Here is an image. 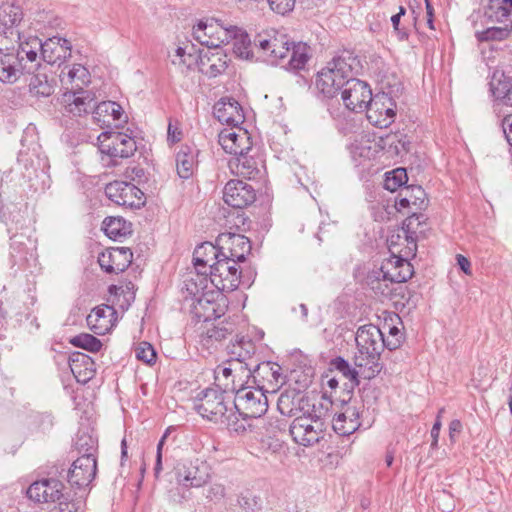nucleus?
Returning a JSON list of instances; mask_svg holds the SVG:
<instances>
[{"mask_svg": "<svg viewBox=\"0 0 512 512\" xmlns=\"http://www.w3.org/2000/svg\"><path fill=\"white\" fill-rule=\"evenodd\" d=\"M249 378H246V377H241V376H233L230 380V383H233L234 385V389H227V393L228 392H232V393H235V395L237 394V390H240V389H250L252 388V386H248V382H249Z\"/></svg>", "mask_w": 512, "mask_h": 512, "instance_id": "obj_63", "label": "nucleus"}, {"mask_svg": "<svg viewBox=\"0 0 512 512\" xmlns=\"http://www.w3.org/2000/svg\"><path fill=\"white\" fill-rule=\"evenodd\" d=\"M233 24L226 20L217 18H206L199 20L193 26L194 38L209 48H219L227 44V36L230 35V27Z\"/></svg>", "mask_w": 512, "mask_h": 512, "instance_id": "obj_7", "label": "nucleus"}, {"mask_svg": "<svg viewBox=\"0 0 512 512\" xmlns=\"http://www.w3.org/2000/svg\"><path fill=\"white\" fill-rule=\"evenodd\" d=\"M70 342L75 347H79L93 353L100 351V349L102 348L101 341L95 336L88 333L76 335L71 339Z\"/></svg>", "mask_w": 512, "mask_h": 512, "instance_id": "obj_54", "label": "nucleus"}, {"mask_svg": "<svg viewBox=\"0 0 512 512\" xmlns=\"http://www.w3.org/2000/svg\"><path fill=\"white\" fill-rule=\"evenodd\" d=\"M256 199L254 188L242 180H230L223 190L224 202L237 209L251 205Z\"/></svg>", "mask_w": 512, "mask_h": 512, "instance_id": "obj_17", "label": "nucleus"}, {"mask_svg": "<svg viewBox=\"0 0 512 512\" xmlns=\"http://www.w3.org/2000/svg\"><path fill=\"white\" fill-rule=\"evenodd\" d=\"M370 86L354 76L341 91L345 107L354 112H363L372 100Z\"/></svg>", "mask_w": 512, "mask_h": 512, "instance_id": "obj_12", "label": "nucleus"}, {"mask_svg": "<svg viewBox=\"0 0 512 512\" xmlns=\"http://www.w3.org/2000/svg\"><path fill=\"white\" fill-rule=\"evenodd\" d=\"M199 55L196 56L192 53H187L185 57H182L180 60L172 59V63L174 65H178L182 72H184V68L190 69L194 64L198 65Z\"/></svg>", "mask_w": 512, "mask_h": 512, "instance_id": "obj_60", "label": "nucleus"}, {"mask_svg": "<svg viewBox=\"0 0 512 512\" xmlns=\"http://www.w3.org/2000/svg\"><path fill=\"white\" fill-rule=\"evenodd\" d=\"M97 440L86 432H78L75 440V449L80 456L95 457Z\"/></svg>", "mask_w": 512, "mask_h": 512, "instance_id": "obj_52", "label": "nucleus"}, {"mask_svg": "<svg viewBox=\"0 0 512 512\" xmlns=\"http://www.w3.org/2000/svg\"><path fill=\"white\" fill-rule=\"evenodd\" d=\"M63 489L64 485L60 480L48 478L33 482L26 494L29 499L37 503H55L66 499Z\"/></svg>", "mask_w": 512, "mask_h": 512, "instance_id": "obj_14", "label": "nucleus"}, {"mask_svg": "<svg viewBox=\"0 0 512 512\" xmlns=\"http://www.w3.org/2000/svg\"><path fill=\"white\" fill-rule=\"evenodd\" d=\"M248 154L249 153H243L238 157L232 158L229 161V167L233 173L244 178L252 179L256 178L260 173V162L258 159Z\"/></svg>", "mask_w": 512, "mask_h": 512, "instance_id": "obj_32", "label": "nucleus"}, {"mask_svg": "<svg viewBox=\"0 0 512 512\" xmlns=\"http://www.w3.org/2000/svg\"><path fill=\"white\" fill-rule=\"evenodd\" d=\"M208 473L200 471L198 467L191 466L179 482L186 487H201L208 480Z\"/></svg>", "mask_w": 512, "mask_h": 512, "instance_id": "obj_53", "label": "nucleus"}, {"mask_svg": "<svg viewBox=\"0 0 512 512\" xmlns=\"http://www.w3.org/2000/svg\"><path fill=\"white\" fill-rule=\"evenodd\" d=\"M168 435V430L164 433V435L161 437L157 444V452H156V461L154 466V475L156 478L159 477L163 467H162V449L165 443V440Z\"/></svg>", "mask_w": 512, "mask_h": 512, "instance_id": "obj_59", "label": "nucleus"}, {"mask_svg": "<svg viewBox=\"0 0 512 512\" xmlns=\"http://www.w3.org/2000/svg\"><path fill=\"white\" fill-rule=\"evenodd\" d=\"M512 32V21L505 22L502 26H492L485 30L477 31L475 37L479 42L503 41L506 40Z\"/></svg>", "mask_w": 512, "mask_h": 512, "instance_id": "obj_44", "label": "nucleus"}, {"mask_svg": "<svg viewBox=\"0 0 512 512\" xmlns=\"http://www.w3.org/2000/svg\"><path fill=\"white\" fill-rule=\"evenodd\" d=\"M270 9L279 14L286 15L293 11L296 0H266Z\"/></svg>", "mask_w": 512, "mask_h": 512, "instance_id": "obj_58", "label": "nucleus"}, {"mask_svg": "<svg viewBox=\"0 0 512 512\" xmlns=\"http://www.w3.org/2000/svg\"><path fill=\"white\" fill-rule=\"evenodd\" d=\"M233 376V366H230V363L226 362L225 365H218L214 370L216 387L223 390V392H227V389H234V384L230 383Z\"/></svg>", "mask_w": 512, "mask_h": 512, "instance_id": "obj_50", "label": "nucleus"}, {"mask_svg": "<svg viewBox=\"0 0 512 512\" xmlns=\"http://www.w3.org/2000/svg\"><path fill=\"white\" fill-rule=\"evenodd\" d=\"M355 341L357 352L354 365L360 369L362 378L370 380L383 368L380 363V356L385 348L383 333L373 324L363 325L358 328Z\"/></svg>", "mask_w": 512, "mask_h": 512, "instance_id": "obj_1", "label": "nucleus"}, {"mask_svg": "<svg viewBox=\"0 0 512 512\" xmlns=\"http://www.w3.org/2000/svg\"><path fill=\"white\" fill-rule=\"evenodd\" d=\"M29 90L36 96L48 97L53 91V85L45 73L38 72L33 74L29 79Z\"/></svg>", "mask_w": 512, "mask_h": 512, "instance_id": "obj_48", "label": "nucleus"}, {"mask_svg": "<svg viewBox=\"0 0 512 512\" xmlns=\"http://www.w3.org/2000/svg\"><path fill=\"white\" fill-rule=\"evenodd\" d=\"M366 282L378 296L389 297L392 294V283H390L386 274L380 269L370 272L367 275Z\"/></svg>", "mask_w": 512, "mask_h": 512, "instance_id": "obj_43", "label": "nucleus"}, {"mask_svg": "<svg viewBox=\"0 0 512 512\" xmlns=\"http://www.w3.org/2000/svg\"><path fill=\"white\" fill-rule=\"evenodd\" d=\"M214 115L221 122L228 125H238L243 121L241 107L239 103L233 99L217 102L214 106Z\"/></svg>", "mask_w": 512, "mask_h": 512, "instance_id": "obj_30", "label": "nucleus"}, {"mask_svg": "<svg viewBox=\"0 0 512 512\" xmlns=\"http://www.w3.org/2000/svg\"><path fill=\"white\" fill-rule=\"evenodd\" d=\"M421 216L422 215L413 214L404 221L403 229L406 232V239L409 243L415 244L416 238L413 236V233H410V230L413 228L415 222L420 224Z\"/></svg>", "mask_w": 512, "mask_h": 512, "instance_id": "obj_61", "label": "nucleus"}, {"mask_svg": "<svg viewBox=\"0 0 512 512\" xmlns=\"http://www.w3.org/2000/svg\"><path fill=\"white\" fill-rule=\"evenodd\" d=\"M218 143L226 153L238 157L252 150V140L247 130L243 128H225L218 135Z\"/></svg>", "mask_w": 512, "mask_h": 512, "instance_id": "obj_15", "label": "nucleus"}, {"mask_svg": "<svg viewBox=\"0 0 512 512\" xmlns=\"http://www.w3.org/2000/svg\"><path fill=\"white\" fill-rule=\"evenodd\" d=\"M132 256L133 254L129 248L113 247L99 254L98 263L106 273L118 274L129 267Z\"/></svg>", "mask_w": 512, "mask_h": 512, "instance_id": "obj_18", "label": "nucleus"}, {"mask_svg": "<svg viewBox=\"0 0 512 512\" xmlns=\"http://www.w3.org/2000/svg\"><path fill=\"white\" fill-rule=\"evenodd\" d=\"M99 151L106 166L114 167L122 159L134 155L137 150L136 141L131 136L121 132H102L98 138Z\"/></svg>", "mask_w": 512, "mask_h": 512, "instance_id": "obj_3", "label": "nucleus"}, {"mask_svg": "<svg viewBox=\"0 0 512 512\" xmlns=\"http://www.w3.org/2000/svg\"><path fill=\"white\" fill-rule=\"evenodd\" d=\"M31 67L23 64V56L8 52L0 55V82L15 83L24 71H30Z\"/></svg>", "mask_w": 512, "mask_h": 512, "instance_id": "obj_22", "label": "nucleus"}, {"mask_svg": "<svg viewBox=\"0 0 512 512\" xmlns=\"http://www.w3.org/2000/svg\"><path fill=\"white\" fill-rule=\"evenodd\" d=\"M242 271H239L238 263L221 257L219 260L210 264L207 271L209 280L213 287L220 292H231L236 290L241 283L249 286V279L244 280Z\"/></svg>", "mask_w": 512, "mask_h": 512, "instance_id": "obj_4", "label": "nucleus"}, {"mask_svg": "<svg viewBox=\"0 0 512 512\" xmlns=\"http://www.w3.org/2000/svg\"><path fill=\"white\" fill-rule=\"evenodd\" d=\"M234 408H230L229 412L224 417L223 421L220 422L221 425H224L229 431L235 432L237 434H244L248 429L251 428L250 424H246V420L244 417L239 419V414L233 410Z\"/></svg>", "mask_w": 512, "mask_h": 512, "instance_id": "obj_51", "label": "nucleus"}, {"mask_svg": "<svg viewBox=\"0 0 512 512\" xmlns=\"http://www.w3.org/2000/svg\"><path fill=\"white\" fill-rule=\"evenodd\" d=\"M23 17V12L20 6H17L13 3H2L0 5V24L7 27H14L21 22Z\"/></svg>", "mask_w": 512, "mask_h": 512, "instance_id": "obj_47", "label": "nucleus"}, {"mask_svg": "<svg viewBox=\"0 0 512 512\" xmlns=\"http://www.w3.org/2000/svg\"><path fill=\"white\" fill-rule=\"evenodd\" d=\"M367 119L379 128H387L396 117V103L387 92L377 93L366 108Z\"/></svg>", "mask_w": 512, "mask_h": 512, "instance_id": "obj_10", "label": "nucleus"}, {"mask_svg": "<svg viewBox=\"0 0 512 512\" xmlns=\"http://www.w3.org/2000/svg\"><path fill=\"white\" fill-rule=\"evenodd\" d=\"M115 314L116 311L109 305L97 306L88 314L87 325L95 334L105 335L113 327Z\"/></svg>", "mask_w": 512, "mask_h": 512, "instance_id": "obj_23", "label": "nucleus"}, {"mask_svg": "<svg viewBox=\"0 0 512 512\" xmlns=\"http://www.w3.org/2000/svg\"><path fill=\"white\" fill-rule=\"evenodd\" d=\"M287 58V68L289 70L304 69L310 58L309 46L302 42H291L290 53L288 54Z\"/></svg>", "mask_w": 512, "mask_h": 512, "instance_id": "obj_41", "label": "nucleus"}, {"mask_svg": "<svg viewBox=\"0 0 512 512\" xmlns=\"http://www.w3.org/2000/svg\"><path fill=\"white\" fill-rule=\"evenodd\" d=\"M217 245L221 249L220 255L236 263L245 261L246 255L251 251L250 240L242 234L232 232L219 234Z\"/></svg>", "mask_w": 512, "mask_h": 512, "instance_id": "obj_13", "label": "nucleus"}, {"mask_svg": "<svg viewBox=\"0 0 512 512\" xmlns=\"http://www.w3.org/2000/svg\"><path fill=\"white\" fill-rule=\"evenodd\" d=\"M92 117L101 128L117 127L127 121V116L124 115L122 107L114 101H103L96 105Z\"/></svg>", "mask_w": 512, "mask_h": 512, "instance_id": "obj_20", "label": "nucleus"}, {"mask_svg": "<svg viewBox=\"0 0 512 512\" xmlns=\"http://www.w3.org/2000/svg\"><path fill=\"white\" fill-rule=\"evenodd\" d=\"M335 368L343 374L344 377L354 381L355 385L359 384L357 379L358 376H361L359 368H351L349 363L341 357H338L334 361Z\"/></svg>", "mask_w": 512, "mask_h": 512, "instance_id": "obj_56", "label": "nucleus"}, {"mask_svg": "<svg viewBox=\"0 0 512 512\" xmlns=\"http://www.w3.org/2000/svg\"><path fill=\"white\" fill-rule=\"evenodd\" d=\"M136 358L146 364H153L156 361V351L148 342H141L135 349Z\"/></svg>", "mask_w": 512, "mask_h": 512, "instance_id": "obj_57", "label": "nucleus"}, {"mask_svg": "<svg viewBox=\"0 0 512 512\" xmlns=\"http://www.w3.org/2000/svg\"><path fill=\"white\" fill-rule=\"evenodd\" d=\"M42 59L51 65L63 64L71 56V45L66 39L52 37L42 42Z\"/></svg>", "mask_w": 512, "mask_h": 512, "instance_id": "obj_21", "label": "nucleus"}, {"mask_svg": "<svg viewBox=\"0 0 512 512\" xmlns=\"http://www.w3.org/2000/svg\"><path fill=\"white\" fill-rule=\"evenodd\" d=\"M233 404V408L244 419L260 418L268 410L267 396L260 387L237 390Z\"/></svg>", "mask_w": 512, "mask_h": 512, "instance_id": "obj_8", "label": "nucleus"}, {"mask_svg": "<svg viewBox=\"0 0 512 512\" xmlns=\"http://www.w3.org/2000/svg\"><path fill=\"white\" fill-rule=\"evenodd\" d=\"M382 150V147L367 136L356 138L350 145V153L354 160L373 159Z\"/></svg>", "mask_w": 512, "mask_h": 512, "instance_id": "obj_37", "label": "nucleus"}, {"mask_svg": "<svg viewBox=\"0 0 512 512\" xmlns=\"http://www.w3.org/2000/svg\"><path fill=\"white\" fill-rule=\"evenodd\" d=\"M42 49V40L38 37H29L25 41L18 42L17 50L15 55L23 56V60L26 58L27 61L34 63L38 58V51Z\"/></svg>", "mask_w": 512, "mask_h": 512, "instance_id": "obj_46", "label": "nucleus"}, {"mask_svg": "<svg viewBox=\"0 0 512 512\" xmlns=\"http://www.w3.org/2000/svg\"><path fill=\"white\" fill-rule=\"evenodd\" d=\"M103 230L110 239L117 240L131 233V223L122 217H107L103 221Z\"/></svg>", "mask_w": 512, "mask_h": 512, "instance_id": "obj_42", "label": "nucleus"}, {"mask_svg": "<svg viewBox=\"0 0 512 512\" xmlns=\"http://www.w3.org/2000/svg\"><path fill=\"white\" fill-rule=\"evenodd\" d=\"M359 418V410L355 406L347 404L344 411L333 418V429L339 435H350L361 426Z\"/></svg>", "mask_w": 512, "mask_h": 512, "instance_id": "obj_27", "label": "nucleus"}, {"mask_svg": "<svg viewBox=\"0 0 512 512\" xmlns=\"http://www.w3.org/2000/svg\"><path fill=\"white\" fill-rule=\"evenodd\" d=\"M490 90L498 104L512 107V76L501 74L497 78L494 75L490 82Z\"/></svg>", "mask_w": 512, "mask_h": 512, "instance_id": "obj_35", "label": "nucleus"}, {"mask_svg": "<svg viewBox=\"0 0 512 512\" xmlns=\"http://www.w3.org/2000/svg\"><path fill=\"white\" fill-rule=\"evenodd\" d=\"M225 393L218 388L202 390L193 401L194 409L203 418L220 424L230 410L225 400Z\"/></svg>", "mask_w": 512, "mask_h": 512, "instance_id": "obj_5", "label": "nucleus"}, {"mask_svg": "<svg viewBox=\"0 0 512 512\" xmlns=\"http://www.w3.org/2000/svg\"><path fill=\"white\" fill-rule=\"evenodd\" d=\"M511 12L500 0H489L484 7L483 17L487 23H501L512 21Z\"/></svg>", "mask_w": 512, "mask_h": 512, "instance_id": "obj_40", "label": "nucleus"}, {"mask_svg": "<svg viewBox=\"0 0 512 512\" xmlns=\"http://www.w3.org/2000/svg\"><path fill=\"white\" fill-rule=\"evenodd\" d=\"M235 331V324L231 321H221L212 327H208L201 335L203 345L212 347L216 342L226 339Z\"/></svg>", "mask_w": 512, "mask_h": 512, "instance_id": "obj_38", "label": "nucleus"}, {"mask_svg": "<svg viewBox=\"0 0 512 512\" xmlns=\"http://www.w3.org/2000/svg\"><path fill=\"white\" fill-rule=\"evenodd\" d=\"M190 286L197 288V284L195 282L187 284V290H190L195 297L191 305V313L199 321L210 322L225 314L226 305L215 299L212 292L203 293L200 297H196V293L193 292Z\"/></svg>", "mask_w": 512, "mask_h": 512, "instance_id": "obj_11", "label": "nucleus"}, {"mask_svg": "<svg viewBox=\"0 0 512 512\" xmlns=\"http://www.w3.org/2000/svg\"><path fill=\"white\" fill-rule=\"evenodd\" d=\"M227 363L233 366V372L235 376H241L246 378H253V382H256L258 377L264 378L263 373L271 372L274 379H277V372L272 371L271 363H253V362H241L237 360L227 359Z\"/></svg>", "mask_w": 512, "mask_h": 512, "instance_id": "obj_29", "label": "nucleus"}, {"mask_svg": "<svg viewBox=\"0 0 512 512\" xmlns=\"http://www.w3.org/2000/svg\"><path fill=\"white\" fill-rule=\"evenodd\" d=\"M96 457L79 456L68 470L67 479L72 487L81 489L87 487L96 476Z\"/></svg>", "mask_w": 512, "mask_h": 512, "instance_id": "obj_16", "label": "nucleus"}, {"mask_svg": "<svg viewBox=\"0 0 512 512\" xmlns=\"http://www.w3.org/2000/svg\"><path fill=\"white\" fill-rule=\"evenodd\" d=\"M407 180L408 177L406 170L403 168H397L391 172L386 173L384 187L386 190L393 192L403 186Z\"/></svg>", "mask_w": 512, "mask_h": 512, "instance_id": "obj_55", "label": "nucleus"}, {"mask_svg": "<svg viewBox=\"0 0 512 512\" xmlns=\"http://www.w3.org/2000/svg\"><path fill=\"white\" fill-rule=\"evenodd\" d=\"M227 55L221 51H200L198 68L199 71L210 78L217 77L227 69Z\"/></svg>", "mask_w": 512, "mask_h": 512, "instance_id": "obj_24", "label": "nucleus"}, {"mask_svg": "<svg viewBox=\"0 0 512 512\" xmlns=\"http://www.w3.org/2000/svg\"><path fill=\"white\" fill-rule=\"evenodd\" d=\"M64 113L72 116H83L91 111L95 105L94 95L87 90L67 91L62 95Z\"/></svg>", "mask_w": 512, "mask_h": 512, "instance_id": "obj_19", "label": "nucleus"}, {"mask_svg": "<svg viewBox=\"0 0 512 512\" xmlns=\"http://www.w3.org/2000/svg\"><path fill=\"white\" fill-rule=\"evenodd\" d=\"M354 61L355 59L350 56H337L329 61L317 73L315 84L318 91L326 98L335 97L354 76L352 67Z\"/></svg>", "mask_w": 512, "mask_h": 512, "instance_id": "obj_2", "label": "nucleus"}, {"mask_svg": "<svg viewBox=\"0 0 512 512\" xmlns=\"http://www.w3.org/2000/svg\"><path fill=\"white\" fill-rule=\"evenodd\" d=\"M11 256L16 260H27L28 256L33 257L36 251V240L24 233L14 234L11 238Z\"/></svg>", "mask_w": 512, "mask_h": 512, "instance_id": "obj_33", "label": "nucleus"}, {"mask_svg": "<svg viewBox=\"0 0 512 512\" xmlns=\"http://www.w3.org/2000/svg\"><path fill=\"white\" fill-rule=\"evenodd\" d=\"M230 35L227 36V44L233 42L234 53L242 59H251L253 52L251 50L252 44L247 32L237 25H232L229 31Z\"/></svg>", "mask_w": 512, "mask_h": 512, "instance_id": "obj_31", "label": "nucleus"}, {"mask_svg": "<svg viewBox=\"0 0 512 512\" xmlns=\"http://www.w3.org/2000/svg\"><path fill=\"white\" fill-rule=\"evenodd\" d=\"M181 139H182L181 129L178 126H176L170 122L168 125V130H167L168 143L175 144V143L179 142Z\"/></svg>", "mask_w": 512, "mask_h": 512, "instance_id": "obj_64", "label": "nucleus"}, {"mask_svg": "<svg viewBox=\"0 0 512 512\" xmlns=\"http://www.w3.org/2000/svg\"><path fill=\"white\" fill-rule=\"evenodd\" d=\"M289 432L293 441L298 445L313 446L323 438L324 423L321 420V415L313 411L307 416L296 417L289 427Z\"/></svg>", "mask_w": 512, "mask_h": 512, "instance_id": "obj_6", "label": "nucleus"}, {"mask_svg": "<svg viewBox=\"0 0 512 512\" xmlns=\"http://www.w3.org/2000/svg\"><path fill=\"white\" fill-rule=\"evenodd\" d=\"M72 374L79 383H87L95 373L94 362L88 355L74 352L68 358Z\"/></svg>", "mask_w": 512, "mask_h": 512, "instance_id": "obj_28", "label": "nucleus"}, {"mask_svg": "<svg viewBox=\"0 0 512 512\" xmlns=\"http://www.w3.org/2000/svg\"><path fill=\"white\" fill-rule=\"evenodd\" d=\"M20 41V32L14 27L4 28L0 32V55L8 52L16 53L18 42Z\"/></svg>", "mask_w": 512, "mask_h": 512, "instance_id": "obj_49", "label": "nucleus"}, {"mask_svg": "<svg viewBox=\"0 0 512 512\" xmlns=\"http://www.w3.org/2000/svg\"><path fill=\"white\" fill-rule=\"evenodd\" d=\"M291 43L286 39L285 35L274 36V43L267 54V61L272 65H278L288 57L290 53Z\"/></svg>", "mask_w": 512, "mask_h": 512, "instance_id": "obj_45", "label": "nucleus"}, {"mask_svg": "<svg viewBox=\"0 0 512 512\" xmlns=\"http://www.w3.org/2000/svg\"><path fill=\"white\" fill-rule=\"evenodd\" d=\"M197 150L189 145H182L176 154V170L182 179H189L195 169Z\"/></svg>", "mask_w": 512, "mask_h": 512, "instance_id": "obj_34", "label": "nucleus"}, {"mask_svg": "<svg viewBox=\"0 0 512 512\" xmlns=\"http://www.w3.org/2000/svg\"><path fill=\"white\" fill-rule=\"evenodd\" d=\"M272 43H274V36L270 38H264L262 35H258L254 40V46L261 50L266 58L267 54L270 52Z\"/></svg>", "mask_w": 512, "mask_h": 512, "instance_id": "obj_62", "label": "nucleus"}, {"mask_svg": "<svg viewBox=\"0 0 512 512\" xmlns=\"http://www.w3.org/2000/svg\"><path fill=\"white\" fill-rule=\"evenodd\" d=\"M383 271L390 283H403L409 280L413 273V266L411 263L401 257L392 256L385 264L380 268Z\"/></svg>", "mask_w": 512, "mask_h": 512, "instance_id": "obj_26", "label": "nucleus"}, {"mask_svg": "<svg viewBox=\"0 0 512 512\" xmlns=\"http://www.w3.org/2000/svg\"><path fill=\"white\" fill-rule=\"evenodd\" d=\"M106 196L119 206L139 209L144 206L146 197L141 189L130 182L114 181L106 185Z\"/></svg>", "mask_w": 512, "mask_h": 512, "instance_id": "obj_9", "label": "nucleus"}, {"mask_svg": "<svg viewBox=\"0 0 512 512\" xmlns=\"http://www.w3.org/2000/svg\"><path fill=\"white\" fill-rule=\"evenodd\" d=\"M63 84H71L70 91L84 90L83 87L90 83V73L86 67L81 64H75L70 68L66 75L61 77Z\"/></svg>", "mask_w": 512, "mask_h": 512, "instance_id": "obj_39", "label": "nucleus"}, {"mask_svg": "<svg viewBox=\"0 0 512 512\" xmlns=\"http://www.w3.org/2000/svg\"><path fill=\"white\" fill-rule=\"evenodd\" d=\"M221 249L219 245L211 242H204L197 246L193 253V263L197 272L201 275H207L210 264L219 260Z\"/></svg>", "mask_w": 512, "mask_h": 512, "instance_id": "obj_25", "label": "nucleus"}, {"mask_svg": "<svg viewBox=\"0 0 512 512\" xmlns=\"http://www.w3.org/2000/svg\"><path fill=\"white\" fill-rule=\"evenodd\" d=\"M229 360L259 363L255 357L256 347L252 340L241 338L227 346Z\"/></svg>", "mask_w": 512, "mask_h": 512, "instance_id": "obj_36", "label": "nucleus"}]
</instances>
